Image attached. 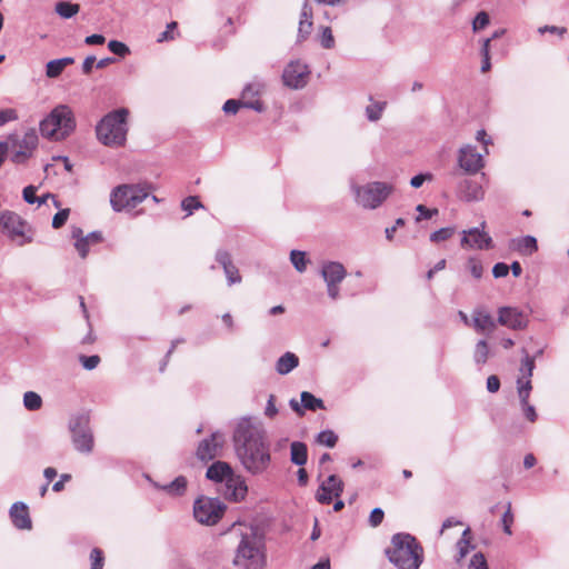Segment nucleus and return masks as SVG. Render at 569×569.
<instances>
[{"mask_svg":"<svg viewBox=\"0 0 569 569\" xmlns=\"http://www.w3.org/2000/svg\"><path fill=\"white\" fill-rule=\"evenodd\" d=\"M233 446L243 469L252 476L266 472L271 463L270 443L260 421L241 418L234 428Z\"/></svg>","mask_w":569,"mask_h":569,"instance_id":"nucleus-1","label":"nucleus"},{"mask_svg":"<svg viewBox=\"0 0 569 569\" xmlns=\"http://www.w3.org/2000/svg\"><path fill=\"white\" fill-rule=\"evenodd\" d=\"M231 532L238 539L232 563L239 569H264L266 539L261 529L251 525L234 523Z\"/></svg>","mask_w":569,"mask_h":569,"instance_id":"nucleus-2","label":"nucleus"},{"mask_svg":"<svg viewBox=\"0 0 569 569\" xmlns=\"http://www.w3.org/2000/svg\"><path fill=\"white\" fill-rule=\"evenodd\" d=\"M391 563L399 569H419L423 560V550L410 533H396L391 538V547L386 550Z\"/></svg>","mask_w":569,"mask_h":569,"instance_id":"nucleus-3","label":"nucleus"},{"mask_svg":"<svg viewBox=\"0 0 569 569\" xmlns=\"http://www.w3.org/2000/svg\"><path fill=\"white\" fill-rule=\"evenodd\" d=\"M129 110L119 108L107 113L97 124V137L108 147H121L127 140Z\"/></svg>","mask_w":569,"mask_h":569,"instance_id":"nucleus-4","label":"nucleus"},{"mask_svg":"<svg viewBox=\"0 0 569 569\" xmlns=\"http://www.w3.org/2000/svg\"><path fill=\"white\" fill-rule=\"evenodd\" d=\"M76 128L72 110L67 104L57 106L41 122L43 137L59 141L66 139Z\"/></svg>","mask_w":569,"mask_h":569,"instance_id":"nucleus-5","label":"nucleus"},{"mask_svg":"<svg viewBox=\"0 0 569 569\" xmlns=\"http://www.w3.org/2000/svg\"><path fill=\"white\" fill-rule=\"evenodd\" d=\"M2 232L19 247L32 242L33 231L31 226L19 214L12 211H3L0 214Z\"/></svg>","mask_w":569,"mask_h":569,"instance_id":"nucleus-6","label":"nucleus"},{"mask_svg":"<svg viewBox=\"0 0 569 569\" xmlns=\"http://www.w3.org/2000/svg\"><path fill=\"white\" fill-rule=\"evenodd\" d=\"M148 197V191L139 184H121L110 194V204L114 211L133 209Z\"/></svg>","mask_w":569,"mask_h":569,"instance_id":"nucleus-7","label":"nucleus"},{"mask_svg":"<svg viewBox=\"0 0 569 569\" xmlns=\"http://www.w3.org/2000/svg\"><path fill=\"white\" fill-rule=\"evenodd\" d=\"M69 430L72 445L78 452L89 455L93 451L94 438L88 416L78 415L72 417L69 421Z\"/></svg>","mask_w":569,"mask_h":569,"instance_id":"nucleus-8","label":"nucleus"},{"mask_svg":"<svg viewBox=\"0 0 569 569\" xmlns=\"http://www.w3.org/2000/svg\"><path fill=\"white\" fill-rule=\"evenodd\" d=\"M356 201L365 209L378 208L390 194L391 187L386 182H371L362 187H352Z\"/></svg>","mask_w":569,"mask_h":569,"instance_id":"nucleus-9","label":"nucleus"},{"mask_svg":"<svg viewBox=\"0 0 569 569\" xmlns=\"http://www.w3.org/2000/svg\"><path fill=\"white\" fill-rule=\"evenodd\" d=\"M223 503L217 498L200 497L194 501L193 516L202 525H216L223 515Z\"/></svg>","mask_w":569,"mask_h":569,"instance_id":"nucleus-10","label":"nucleus"},{"mask_svg":"<svg viewBox=\"0 0 569 569\" xmlns=\"http://www.w3.org/2000/svg\"><path fill=\"white\" fill-rule=\"evenodd\" d=\"M310 74V70L307 64L302 63L299 60L291 61L284 68L282 73L283 83L292 89H301L303 88Z\"/></svg>","mask_w":569,"mask_h":569,"instance_id":"nucleus-11","label":"nucleus"},{"mask_svg":"<svg viewBox=\"0 0 569 569\" xmlns=\"http://www.w3.org/2000/svg\"><path fill=\"white\" fill-rule=\"evenodd\" d=\"M226 442L224 435L220 431L212 432L209 438L203 439L197 448V458L201 461H209L220 456Z\"/></svg>","mask_w":569,"mask_h":569,"instance_id":"nucleus-12","label":"nucleus"},{"mask_svg":"<svg viewBox=\"0 0 569 569\" xmlns=\"http://www.w3.org/2000/svg\"><path fill=\"white\" fill-rule=\"evenodd\" d=\"M458 164L469 174H475L485 167L482 154L477 152L476 148L471 144L460 148L458 153Z\"/></svg>","mask_w":569,"mask_h":569,"instance_id":"nucleus-13","label":"nucleus"},{"mask_svg":"<svg viewBox=\"0 0 569 569\" xmlns=\"http://www.w3.org/2000/svg\"><path fill=\"white\" fill-rule=\"evenodd\" d=\"M343 488V481L338 476L331 475L319 486L316 499L321 505H329L333 497L341 496Z\"/></svg>","mask_w":569,"mask_h":569,"instance_id":"nucleus-14","label":"nucleus"},{"mask_svg":"<svg viewBox=\"0 0 569 569\" xmlns=\"http://www.w3.org/2000/svg\"><path fill=\"white\" fill-rule=\"evenodd\" d=\"M498 322L512 330H522L528 326V317L518 308L501 307L498 309Z\"/></svg>","mask_w":569,"mask_h":569,"instance_id":"nucleus-15","label":"nucleus"},{"mask_svg":"<svg viewBox=\"0 0 569 569\" xmlns=\"http://www.w3.org/2000/svg\"><path fill=\"white\" fill-rule=\"evenodd\" d=\"M486 222H481V229H485ZM462 239H461V246L468 247V248H476V249H490L492 248V239L491 237L485 232L483 230H480L479 228H471L469 230H463L462 232Z\"/></svg>","mask_w":569,"mask_h":569,"instance_id":"nucleus-16","label":"nucleus"},{"mask_svg":"<svg viewBox=\"0 0 569 569\" xmlns=\"http://www.w3.org/2000/svg\"><path fill=\"white\" fill-rule=\"evenodd\" d=\"M38 146V134L36 130L27 131L23 137L16 143V151L11 159L14 163H22L31 157L33 150Z\"/></svg>","mask_w":569,"mask_h":569,"instance_id":"nucleus-17","label":"nucleus"},{"mask_svg":"<svg viewBox=\"0 0 569 569\" xmlns=\"http://www.w3.org/2000/svg\"><path fill=\"white\" fill-rule=\"evenodd\" d=\"M300 399L301 405L296 399H291L289 402L291 409L299 416H302L305 413V409L311 411L326 409L323 400L315 397L309 391H302L300 395Z\"/></svg>","mask_w":569,"mask_h":569,"instance_id":"nucleus-18","label":"nucleus"},{"mask_svg":"<svg viewBox=\"0 0 569 569\" xmlns=\"http://www.w3.org/2000/svg\"><path fill=\"white\" fill-rule=\"evenodd\" d=\"M216 260L222 267L229 286L240 283L241 276L238 268L233 264L231 256L226 250H218L216 252Z\"/></svg>","mask_w":569,"mask_h":569,"instance_id":"nucleus-19","label":"nucleus"},{"mask_svg":"<svg viewBox=\"0 0 569 569\" xmlns=\"http://www.w3.org/2000/svg\"><path fill=\"white\" fill-rule=\"evenodd\" d=\"M320 274L326 283H341L347 276V270L341 262L326 261L321 266Z\"/></svg>","mask_w":569,"mask_h":569,"instance_id":"nucleus-20","label":"nucleus"},{"mask_svg":"<svg viewBox=\"0 0 569 569\" xmlns=\"http://www.w3.org/2000/svg\"><path fill=\"white\" fill-rule=\"evenodd\" d=\"M247 492L248 487L242 477L232 475L227 479L224 490L227 499L238 502L244 499Z\"/></svg>","mask_w":569,"mask_h":569,"instance_id":"nucleus-21","label":"nucleus"},{"mask_svg":"<svg viewBox=\"0 0 569 569\" xmlns=\"http://www.w3.org/2000/svg\"><path fill=\"white\" fill-rule=\"evenodd\" d=\"M10 517L16 528L21 530L31 529L32 522L26 503L14 502L10 508Z\"/></svg>","mask_w":569,"mask_h":569,"instance_id":"nucleus-22","label":"nucleus"},{"mask_svg":"<svg viewBox=\"0 0 569 569\" xmlns=\"http://www.w3.org/2000/svg\"><path fill=\"white\" fill-rule=\"evenodd\" d=\"M459 194L465 201H479L483 199L485 191L478 182L465 179L459 183Z\"/></svg>","mask_w":569,"mask_h":569,"instance_id":"nucleus-23","label":"nucleus"},{"mask_svg":"<svg viewBox=\"0 0 569 569\" xmlns=\"http://www.w3.org/2000/svg\"><path fill=\"white\" fill-rule=\"evenodd\" d=\"M472 323L475 329L480 333L492 332L497 327V323L491 315L481 309L473 311Z\"/></svg>","mask_w":569,"mask_h":569,"instance_id":"nucleus-24","label":"nucleus"},{"mask_svg":"<svg viewBox=\"0 0 569 569\" xmlns=\"http://www.w3.org/2000/svg\"><path fill=\"white\" fill-rule=\"evenodd\" d=\"M510 247L522 256H531L538 250L537 239L533 236L515 238L510 241Z\"/></svg>","mask_w":569,"mask_h":569,"instance_id":"nucleus-25","label":"nucleus"},{"mask_svg":"<svg viewBox=\"0 0 569 569\" xmlns=\"http://www.w3.org/2000/svg\"><path fill=\"white\" fill-rule=\"evenodd\" d=\"M240 107L252 109L257 112L264 111L263 103L257 99L254 101H242V100L229 99L224 102L222 110L226 113L234 114V113H237V111L239 110Z\"/></svg>","mask_w":569,"mask_h":569,"instance_id":"nucleus-26","label":"nucleus"},{"mask_svg":"<svg viewBox=\"0 0 569 569\" xmlns=\"http://www.w3.org/2000/svg\"><path fill=\"white\" fill-rule=\"evenodd\" d=\"M232 469L229 463L224 461H216L213 462L206 472V477L209 480L213 481H222L227 480L230 476H232Z\"/></svg>","mask_w":569,"mask_h":569,"instance_id":"nucleus-27","label":"nucleus"},{"mask_svg":"<svg viewBox=\"0 0 569 569\" xmlns=\"http://www.w3.org/2000/svg\"><path fill=\"white\" fill-rule=\"evenodd\" d=\"M298 366H299V358L295 353L287 351L277 360L276 371L279 375L284 376V375H288L289 372H291Z\"/></svg>","mask_w":569,"mask_h":569,"instance_id":"nucleus-28","label":"nucleus"},{"mask_svg":"<svg viewBox=\"0 0 569 569\" xmlns=\"http://www.w3.org/2000/svg\"><path fill=\"white\" fill-rule=\"evenodd\" d=\"M290 460L297 466H305L308 460L307 445L300 441H293L290 446Z\"/></svg>","mask_w":569,"mask_h":569,"instance_id":"nucleus-29","label":"nucleus"},{"mask_svg":"<svg viewBox=\"0 0 569 569\" xmlns=\"http://www.w3.org/2000/svg\"><path fill=\"white\" fill-rule=\"evenodd\" d=\"M73 62L74 59L71 57L51 60L46 66V74L48 78H58L64 68L72 64Z\"/></svg>","mask_w":569,"mask_h":569,"instance_id":"nucleus-30","label":"nucleus"},{"mask_svg":"<svg viewBox=\"0 0 569 569\" xmlns=\"http://www.w3.org/2000/svg\"><path fill=\"white\" fill-rule=\"evenodd\" d=\"M54 11L62 19H70L80 11V6L68 1H58L54 4Z\"/></svg>","mask_w":569,"mask_h":569,"instance_id":"nucleus-31","label":"nucleus"},{"mask_svg":"<svg viewBox=\"0 0 569 569\" xmlns=\"http://www.w3.org/2000/svg\"><path fill=\"white\" fill-rule=\"evenodd\" d=\"M490 356V349L486 340H479L475 347L473 360L476 365L482 366L487 362Z\"/></svg>","mask_w":569,"mask_h":569,"instance_id":"nucleus-32","label":"nucleus"},{"mask_svg":"<svg viewBox=\"0 0 569 569\" xmlns=\"http://www.w3.org/2000/svg\"><path fill=\"white\" fill-rule=\"evenodd\" d=\"M290 261L295 269L300 273L307 270V266L310 262V260L307 258V253L300 250H291Z\"/></svg>","mask_w":569,"mask_h":569,"instance_id":"nucleus-33","label":"nucleus"},{"mask_svg":"<svg viewBox=\"0 0 569 569\" xmlns=\"http://www.w3.org/2000/svg\"><path fill=\"white\" fill-rule=\"evenodd\" d=\"M162 489L169 495L182 496L187 489V479L183 476H179L170 483L163 486Z\"/></svg>","mask_w":569,"mask_h":569,"instance_id":"nucleus-34","label":"nucleus"},{"mask_svg":"<svg viewBox=\"0 0 569 569\" xmlns=\"http://www.w3.org/2000/svg\"><path fill=\"white\" fill-rule=\"evenodd\" d=\"M264 84L260 81H254L244 87L241 94L242 101H254L253 98L261 94Z\"/></svg>","mask_w":569,"mask_h":569,"instance_id":"nucleus-35","label":"nucleus"},{"mask_svg":"<svg viewBox=\"0 0 569 569\" xmlns=\"http://www.w3.org/2000/svg\"><path fill=\"white\" fill-rule=\"evenodd\" d=\"M23 406L29 411H37L42 407V398L34 391H27L23 395Z\"/></svg>","mask_w":569,"mask_h":569,"instance_id":"nucleus-36","label":"nucleus"},{"mask_svg":"<svg viewBox=\"0 0 569 569\" xmlns=\"http://www.w3.org/2000/svg\"><path fill=\"white\" fill-rule=\"evenodd\" d=\"M317 441L320 445H325L329 448H332L336 446L338 441V436L332 430H323L318 433Z\"/></svg>","mask_w":569,"mask_h":569,"instance_id":"nucleus-37","label":"nucleus"},{"mask_svg":"<svg viewBox=\"0 0 569 569\" xmlns=\"http://www.w3.org/2000/svg\"><path fill=\"white\" fill-rule=\"evenodd\" d=\"M36 188L33 186H28L23 189V199L26 202L32 204L38 202L39 204H42L46 202V198L50 197V194H47L42 198H38L36 196Z\"/></svg>","mask_w":569,"mask_h":569,"instance_id":"nucleus-38","label":"nucleus"},{"mask_svg":"<svg viewBox=\"0 0 569 569\" xmlns=\"http://www.w3.org/2000/svg\"><path fill=\"white\" fill-rule=\"evenodd\" d=\"M385 106H386L385 102H382V103L379 102V103L368 106L366 108V116H367L368 120L369 121H378L382 116Z\"/></svg>","mask_w":569,"mask_h":569,"instance_id":"nucleus-39","label":"nucleus"},{"mask_svg":"<svg viewBox=\"0 0 569 569\" xmlns=\"http://www.w3.org/2000/svg\"><path fill=\"white\" fill-rule=\"evenodd\" d=\"M202 203L199 201L198 197L189 196L184 198L181 202V208L187 211L188 216L192 214L196 209L202 208Z\"/></svg>","mask_w":569,"mask_h":569,"instance_id":"nucleus-40","label":"nucleus"},{"mask_svg":"<svg viewBox=\"0 0 569 569\" xmlns=\"http://www.w3.org/2000/svg\"><path fill=\"white\" fill-rule=\"evenodd\" d=\"M455 233V228L446 227L441 228L430 234V241L440 242L450 239Z\"/></svg>","mask_w":569,"mask_h":569,"instance_id":"nucleus-41","label":"nucleus"},{"mask_svg":"<svg viewBox=\"0 0 569 569\" xmlns=\"http://www.w3.org/2000/svg\"><path fill=\"white\" fill-rule=\"evenodd\" d=\"M320 43L325 49H332L335 47V38L330 27H323L320 33Z\"/></svg>","mask_w":569,"mask_h":569,"instance_id":"nucleus-42","label":"nucleus"},{"mask_svg":"<svg viewBox=\"0 0 569 569\" xmlns=\"http://www.w3.org/2000/svg\"><path fill=\"white\" fill-rule=\"evenodd\" d=\"M490 22L489 14L486 11H480L477 13L472 21V30L478 32L485 29Z\"/></svg>","mask_w":569,"mask_h":569,"instance_id":"nucleus-43","label":"nucleus"},{"mask_svg":"<svg viewBox=\"0 0 569 569\" xmlns=\"http://www.w3.org/2000/svg\"><path fill=\"white\" fill-rule=\"evenodd\" d=\"M108 49L113 54H117L119 57H124L130 52L129 47L126 43L118 41V40L109 41Z\"/></svg>","mask_w":569,"mask_h":569,"instance_id":"nucleus-44","label":"nucleus"},{"mask_svg":"<svg viewBox=\"0 0 569 569\" xmlns=\"http://www.w3.org/2000/svg\"><path fill=\"white\" fill-rule=\"evenodd\" d=\"M91 569L103 568V552L99 548H93L90 552Z\"/></svg>","mask_w":569,"mask_h":569,"instance_id":"nucleus-45","label":"nucleus"},{"mask_svg":"<svg viewBox=\"0 0 569 569\" xmlns=\"http://www.w3.org/2000/svg\"><path fill=\"white\" fill-rule=\"evenodd\" d=\"M501 523H502V527H503V531L507 533V535H511L512 531H511V526L513 523V515L511 512V505L510 502L508 503L507 506V510L505 511L502 518H501Z\"/></svg>","mask_w":569,"mask_h":569,"instance_id":"nucleus-46","label":"nucleus"},{"mask_svg":"<svg viewBox=\"0 0 569 569\" xmlns=\"http://www.w3.org/2000/svg\"><path fill=\"white\" fill-rule=\"evenodd\" d=\"M468 569H489L485 556L481 552L475 553Z\"/></svg>","mask_w":569,"mask_h":569,"instance_id":"nucleus-47","label":"nucleus"},{"mask_svg":"<svg viewBox=\"0 0 569 569\" xmlns=\"http://www.w3.org/2000/svg\"><path fill=\"white\" fill-rule=\"evenodd\" d=\"M535 369V359L528 355L521 361L520 371L523 373L525 378H531L532 371Z\"/></svg>","mask_w":569,"mask_h":569,"instance_id":"nucleus-48","label":"nucleus"},{"mask_svg":"<svg viewBox=\"0 0 569 569\" xmlns=\"http://www.w3.org/2000/svg\"><path fill=\"white\" fill-rule=\"evenodd\" d=\"M313 22L299 21L297 41H305L311 33Z\"/></svg>","mask_w":569,"mask_h":569,"instance_id":"nucleus-49","label":"nucleus"},{"mask_svg":"<svg viewBox=\"0 0 569 569\" xmlns=\"http://www.w3.org/2000/svg\"><path fill=\"white\" fill-rule=\"evenodd\" d=\"M69 213H70V210L69 209H62V210H59L54 216H53V219H52V227L54 229H59L61 228L68 220V217H69Z\"/></svg>","mask_w":569,"mask_h":569,"instance_id":"nucleus-50","label":"nucleus"},{"mask_svg":"<svg viewBox=\"0 0 569 569\" xmlns=\"http://www.w3.org/2000/svg\"><path fill=\"white\" fill-rule=\"evenodd\" d=\"M383 518H385V512L381 508H375L372 509V511L370 512V516H369V525L372 527V528H376L378 527L379 525H381V522L383 521Z\"/></svg>","mask_w":569,"mask_h":569,"instance_id":"nucleus-51","label":"nucleus"},{"mask_svg":"<svg viewBox=\"0 0 569 569\" xmlns=\"http://www.w3.org/2000/svg\"><path fill=\"white\" fill-rule=\"evenodd\" d=\"M80 361H81V363H82L84 369L93 370L99 365L100 357L97 356V355H93V356H81L80 357Z\"/></svg>","mask_w":569,"mask_h":569,"instance_id":"nucleus-52","label":"nucleus"},{"mask_svg":"<svg viewBox=\"0 0 569 569\" xmlns=\"http://www.w3.org/2000/svg\"><path fill=\"white\" fill-rule=\"evenodd\" d=\"M469 533V529H466L462 533V537L460 538V540L457 542V547L459 549V556L460 558H463L468 551H469V548H470V541L469 539H467V535Z\"/></svg>","mask_w":569,"mask_h":569,"instance_id":"nucleus-53","label":"nucleus"},{"mask_svg":"<svg viewBox=\"0 0 569 569\" xmlns=\"http://www.w3.org/2000/svg\"><path fill=\"white\" fill-rule=\"evenodd\" d=\"M18 119V113L14 109L8 108L0 110V126H4L10 121Z\"/></svg>","mask_w":569,"mask_h":569,"instance_id":"nucleus-54","label":"nucleus"},{"mask_svg":"<svg viewBox=\"0 0 569 569\" xmlns=\"http://www.w3.org/2000/svg\"><path fill=\"white\" fill-rule=\"evenodd\" d=\"M468 267L470 269L471 274L476 279H480L481 278L483 268H482V264H481V262L479 260H477L475 258H470L468 260Z\"/></svg>","mask_w":569,"mask_h":569,"instance_id":"nucleus-55","label":"nucleus"},{"mask_svg":"<svg viewBox=\"0 0 569 569\" xmlns=\"http://www.w3.org/2000/svg\"><path fill=\"white\" fill-rule=\"evenodd\" d=\"M538 32L540 34H545L546 32L558 34L559 37H563L567 33V29L565 27L557 26H543L538 28Z\"/></svg>","mask_w":569,"mask_h":569,"instance_id":"nucleus-56","label":"nucleus"},{"mask_svg":"<svg viewBox=\"0 0 569 569\" xmlns=\"http://www.w3.org/2000/svg\"><path fill=\"white\" fill-rule=\"evenodd\" d=\"M433 176L431 173H419L411 178L410 186L412 188H420L425 181H431Z\"/></svg>","mask_w":569,"mask_h":569,"instance_id":"nucleus-57","label":"nucleus"},{"mask_svg":"<svg viewBox=\"0 0 569 569\" xmlns=\"http://www.w3.org/2000/svg\"><path fill=\"white\" fill-rule=\"evenodd\" d=\"M416 210L419 212V216L416 219L417 221H420L422 218L430 219L438 213L437 209H429L423 204H418Z\"/></svg>","mask_w":569,"mask_h":569,"instance_id":"nucleus-58","label":"nucleus"},{"mask_svg":"<svg viewBox=\"0 0 569 569\" xmlns=\"http://www.w3.org/2000/svg\"><path fill=\"white\" fill-rule=\"evenodd\" d=\"M89 246L90 242L86 238H79L78 241L74 242V247L82 259L88 256Z\"/></svg>","mask_w":569,"mask_h":569,"instance_id":"nucleus-59","label":"nucleus"},{"mask_svg":"<svg viewBox=\"0 0 569 569\" xmlns=\"http://www.w3.org/2000/svg\"><path fill=\"white\" fill-rule=\"evenodd\" d=\"M299 21L312 22V8L309 4L308 0H306L303 2V4H302L301 13H300V20Z\"/></svg>","mask_w":569,"mask_h":569,"instance_id":"nucleus-60","label":"nucleus"},{"mask_svg":"<svg viewBox=\"0 0 569 569\" xmlns=\"http://www.w3.org/2000/svg\"><path fill=\"white\" fill-rule=\"evenodd\" d=\"M509 273V266L503 262H498L492 268V274L495 278H502Z\"/></svg>","mask_w":569,"mask_h":569,"instance_id":"nucleus-61","label":"nucleus"},{"mask_svg":"<svg viewBox=\"0 0 569 569\" xmlns=\"http://www.w3.org/2000/svg\"><path fill=\"white\" fill-rule=\"evenodd\" d=\"M177 22L172 21L167 24V30L161 32L158 37V42H163L173 39L171 31L177 28Z\"/></svg>","mask_w":569,"mask_h":569,"instance_id":"nucleus-62","label":"nucleus"},{"mask_svg":"<svg viewBox=\"0 0 569 569\" xmlns=\"http://www.w3.org/2000/svg\"><path fill=\"white\" fill-rule=\"evenodd\" d=\"M277 413L278 409L274 405V396L270 395L264 410V415L269 418H273Z\"/></svg>","mask_w":569,"mask_h":569,"instance_id":"nucleus-63","label":"nucleus"},{"mask_svg":"<svg viewBox=\"0 0 569 569\" xmlns=\"http://www.w3.org/2000/svg\"><path fill=\"white\" fill-rule=\"evenodd\" d=\"M500 388V380L497 376L492 375L487 378V390L489 392H497Z\"/></svg>","mask_w":569,"mask_h":569,"instance_id":"nucleus-64","label":"nucleus"}]
</instances>
